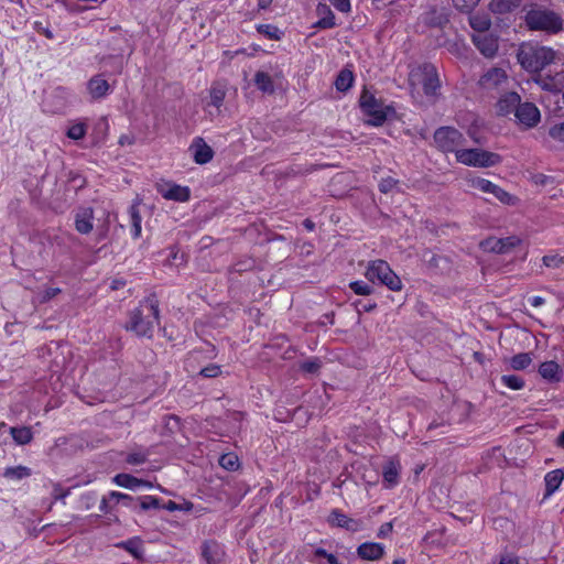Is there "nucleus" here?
I'll return each mask as SVG.
<instances>
[{
  "label": "nucleus",
  "instance_id": "obj_1",
  "mask_svg": "<svg viewBox=\"0 0 564 564\" xmlns=\"http://www.w3.org/2000/svg\"><path fill=\"white\" fill-rule=\"evenodd\" d=\"M159 324V300L155 294H150L129 312L124 329L134 333L138 337L151 338L154 326Z\"/></svg>",
  "mask_w": 564,
  "mask_h": 564
},
{
  "label": "nucleus",
  "instance_id": "obj_2",
  "mask_svg": "<svg viewBox=\"0 0 564 564\" xmlns=\"http://www.w3.org/2000/svg\"><path fill=\"white\" fill-rule=\"evenodd\" d=\"M556 52L547 46L522 43L517 53L520 65L530 73H538L556 59Z\"/></svg>",
  "mask_w": 564,
  "mask_h": 564
},
{
  "label": "nucleus",
  "instance_id": "obj_3",
  "mask_svg": "<svg viewBox=\"0 0 564 564\" xmlns=\"http://www.w3.org/2000/svg\"><path fill=\"white\" fill-rule=\"evenodd\" d=\"M525 25L531 31H542L547 34H557L563 30L564 20L553 10L538 7L525 13Z\"/></svg>",
  "mask_w": 564,
  "mask_h": 564
},
{
  "label": "nucleus",
  "instance_id": "obj_4",
  "mask_svg": "<svg viewBox=\"0 0 564 564\" xmlns=\"http://www.w3.org/2000/svg\"><path fill=\"white\" fill-rule=\"evenodd\" d=\"M359 105L362 112L369 117L366 123L373 127L382 126L388 117L395 112L392 106H384L381 100L377 99L368 90L361 93Z\"/></svg>",
  "mask_w": 564,
  "mask_h": 564
},
{
  "label": "nucleus",
  "instance_id": "obj_5",
  "mask_svg": "<svg viewBox=\"0 0 564 564\" xmlns=\"http://www.w3.org/2000/svg\"><path fill=\"white\" fill-rule=\"evenodd\" d=\"M365 275L371 283L386 285L391 291H400L402 289L400 278L392 271L389 263L384 260H375L369 262Z\"/></svg>",
  "mask_w": 564,
  "mask_h": 564
},
{
  "label": "nucleus",
  "instance_id": "obj_6",
  "mask_svg": "<svg viewBox=\"0 0 564 564\" xmlns=\"http://www.w3.org/2000/svg\"><path fill=\"white\" fill-rule=\"evenodd\" d=\"M456 160L468 166L490 167L500 163L501 156L481 149H463L456 151Z\"/></svg>",
  "mask_w": 564,
  "mask_h": 564
},
{
  "label": "nucleus",
  "instance_id": "obj_7",
  "mask_svg": "<svg viewBox=\"0 0 564 564\" xmlns=\"http://www.w3.org/2000/svg\"><path fill=\"white\" fill-rule=\"evenodd\" d=\"M464 141L463 133L453 127H441L434 132V142L443 152L460 151L458 148L464 144Z\"/></svg>",
  "mask_w": 564,
  "mask_h": 564
},
{
  "label": "nucleus",
  "instance_id": "obj_8",
  "mask_svg": "<svg viewBox=\"0 0 564 564\" xmlns=\"http://www.w3.org/2000/svg\"><path fill=\"white\" fill-rule=\"evenodd\" d=\"M411 79L417 80L426 96L435 95L440 88V79L436 67L433 64L425 63L421 65L416 70L411 73Z\"/></svg>",
  "mask_w": 564,
  "mask_h": 564
},
{
  "label": "nucleus",
  "instance_id": "obj_9",
  "mask_svg": "<svg viewBox=\"0 0 564 564\" xmlns=\"http://www.w3.org/2000/svg\"><path fill=\"white\" fill-rule=\"evenodd\" d=\"M521 242V238L514 235L505 238L488 237L480 242V247L488 252L505 254L511 252L516 247L520 246Z\"/></svg>",
  "mask_w": 564,
  "mask_h": 564
},
{
  "label": "nucleus",
  "instance_id": "obj_10",
  "mask_svg": "<svg viewBox=\"0 0 564 564\" xmlns=\"http://www.w3.org/2000/svg\"><path fill=\"white\" fill-rule=\"evenodd\" d=\"M419 21L429 29H444L449 23V12L445 7L430 6Z\"/></svg>",
  "mask_w": 564,
  "mask_h": 564
},
{
  "label": "nucleus",
  "instance_id": "obj_11",
  "mask_svg": "<svg viewBox=\"0 0 564 564\" xmlns=\"http://www.w3.org/2000/svg\"><path fill=\"white\" fill-rule=\"evenodd\" d=\"M474 187L480 189L484 193L492 194L499 202L506 205H514L517 198L502 189L500 186L494 184L489 180L486 178H476L474 182Z\"/></svg>",
  "mask_w": 564,
  "mask_h": 564
},
{
  "label": "nucleus",
  "instance_id": "obj_12",
  "mask_svg": "<svg viewBox=\"0 0 564 564\" xmlns=\"http://www.w3.org/2000/svg\"><path fill=\"white\" fill-rule=\"evenodd\" d=\"M514 116L518 122L525 128L535 127L541 119L540 110L533 102H519V107Z\"/></svg>",
  "mask_w": 564,
  "mask_h": 564
},
{
  "label": "nucleus",
  "instance_id": "obj_13",
  "mask_svg": "<svg viewBox=\"0 0 564 564\" xmlns=\"http://www.w3.org/2000/svg\"><path fill=\"white\" fill-rule=\"evenodd\" d=\"M474 45L486 57H494L498 52V36L490 33H479L471 36Z\"/></svg>",
  "mask_w": 564,
  "mask_h": 564
},
{
  "label": "nucleus",
  "instance_id": "obj_14",
  "mask_svg": "<svg viewBox=\"0 0 564 564\" xmlns=\"http://www.w3.org/2000/svg\"><path fill=\"white\" fill-rule=\"evenodd\" d=\"M158 192L169 200L187 202L191 197V191L187 186H181L174 183L158 184Z\"/></svg>",
  "mask_w": 564,
  "mask_h": 564
},
{
  "label": "nucleus",
  "instance_id": "obj_15",
  "mask_svg": "<svg viewBox=\"0 0 564 564\" xmlns=\"http://www.w3.org/2000/svg\"><path fill=\"white\" fill-rule=\"evenodd\" d=\"M94 209L91 207H78L75 210V229L82 235H88L94 229Z\"/></svg>",
  "mask_w": 564,
  "mask_h": 564
},
{
  "label": "nucleus",
  "instance_id": "obj_16",
  "mask_svg": "<svg viewBox=\"0 0 564 564\" xmlns=\"http://www.w3.org/2000/svg\"><path fill=\"white\" fill-rule=\"evenodd\" d=\"M328 523L332 527L343 528L347 531L356 532L360 529L361 522L346 516L339 509H333L328 516Z\"/></svg>",
  "mask_w": 564,
  "mask_h": 564
},
{
  "label": "nucleus",
  "instance_id": "obj_17",
  "mask_svg": "<svg viewBox=\"0 0 564 564\" xmlns=\"http://www.w3.org/2000/svg\"><path fill=\"white\" fill-rule=\"evenodd\" d=\"M202 556L207 564H224L225 551L216 541H206L202 546Z\"/></svg>",
  "mask_w": 564,
  "mask_h": 564
},
{
  "label": "nucleus",
  "instance_id": "obj_18",
  "mask_svg": "<svg viewBox=\"0 0 564 564\" xmlns=\"http://www.w3.org/2000/svg\"><path fill=\"white\" fill-rule=\"evenodd\" d=\"M46 351L50 356H53V358L48 360L50 369L53 372H58L62 370L66 364L65 347L58 343L52 341L50 345H47Z\"/></svg>",
  "mask_w": 564,
  "mask_h": 564
},
{
  "label": "nucleus",
  "instance_id": "obj_19",
  "mask_svg": "<svg viewBox=\"0 0 564 564\" xmlns=\"http://www.w3.org/2000/svg\"><path fill=\"white\" fill-rule=\"evenodd\" d=\"M384 554V546L381 543L365 542L357 547V555L367 561H377Z\"/></svg>",
  "mask_w": 564,
  "mask_h": 564
},
{
  "label": "nucleus",
  "instance_id": "obj_20",
  "mask_svg": "<svg viewBox=\"0 0 564 564\" xmlns=\"http://www.w3.org/2000/svg\"><path fill=\"white\" fill-rule=\"evenodd\" d=\"M316 14L319 17V19L313 24V28L325 30L336 26L335 14L333 13L329 6L325 3H318L316 7Z\"/></svg>",
  "mask_w": 564,
  "mask_h": 564
},
{
  "label": "nucleus",
  "instance_id": "obj_21",
  "mask_svg": "<svg viewBox=\"0 0 564 564\" xmlns=\"http://www.w3.org/2000/svg\"><path fill=\"white\" fill-rule=\"evenodd\" d=\"M520 101V96L517 93H508L501 96L497 102V113L499 116H507L511 112L516 113Z\"/></svg>",
  "mask_w": 564,
  "mask_h": 564
},
{
  "label": "nucleus",
  "instance_id": "obj_22",
  "mask_svg": "<svg viewBox=\"0 0 564 564\" xmlns=\"http://www.w3.org/2000/svg\"><path fill=\"white\" fill-rule=\"evenodd\" d=\"M112 481L120 487L131 489V490H135L140 487H148V488L152 487V484L150 481L144 480V479H139V478H137L130 474H126V473L117 474L112 478Z\"/></svg>",
  "mask_w": 564,
  "mask_h": 564
},
{
  "label": "nucleus",
  "instance_id": "obj_23",
  "mask_svg": "<svg viewBox=\"0 0 564 564\" xmlns=\"http://www.w3.org/2000/svg\"><path fill=\"white\" fill-rule=\"evenodd\" d=\"M87 89L93 99H101L109 94L110 85L100 75H96L88 80Z\"/></svg>",
  "mask_w": 564,
  "mask_h": 564
},
{
  "label": "nucleus",
  "instance_id": "obj_24",
  "mask_svg": "<svg viewBox=\"0 0 564 564\" xmlns=\"http://www.w3.org/2000/svg\"><path fill=\"white\" fill-rule=\"evenodd\" d=\"M507 80V74L502 68L494 67L485 73L479 83L484 88H494Z\"/></svg>",
  "mask_w": 564,
  "mask_h": 564
},
{
  "label": "nucleus",
  "instance_id": "obj_25",
  "mask_svg": "<svg viewBox=\"0 0 564 564\" xmlns=\"http://www.w3.org/2000/svg\"><path fill=\"white\" fill-rule=\"evenodd\" d=\"M192 148L194 149V160L198 164L208 163L214 156L213 149L202 138H197Z\"/></svg>",
  "mask_w": 564,
  "mask_h": 564
},
{
  "label": "nucleus",
  "instance_id": "obj_26",
  "mask_svg": "<svg viewBox=\"0 0 564 564\" xmlns=\"http://www.w3.org/2000/svg\"><path fill=\"white\" fill-rule=\"evenodd\" d=\"M564 479V471L562 469H554L549 471L544 477L545 482V494L544 497L547 498L553 495Z\"/></svg>",
  "mask_w": 564,
  "mask_h": 564
},
{
  "label": "nucleus",
  "instance_id": "obj_27",
  "mask_svg": "<svg viewBox=\"0 0 564 564\" xmlns=\"http://www.w3.org/2000/svg\"><path fill=\"white\" fill-rule=\"evenodd\" d=\"M117 546L126 550L137 560H141L143 557V541L139 536H133L127 541H122L118 543Z\"/></svg>",
  "mask_w": 564,
  "mask_h": 564
},
{
  "label": "nucleus",
  "instance_id": "obj_28",
  "mask_svg": "<svg viewBox=\"0 0 564 564\" xmlns=\"http://www.w3.org/2000/svg\"><path fill=\"white\" fill-rule=\"evenodd\" d=\"M140 200L135 199L132 205L129 207V215H130V221H131V234L133 239H138L141 237V223L142 217L140 215L139 210Z\"/></svg>",
  "mask_w": 564,
  "mask_h": 564
},
{
  "label": "nucleus",
  "instance_id": "obj_29",
  "mask_svg": "<svg viewBox=\"0 0 564 564\" xmlns=\"http://www.w3.org/2000/svg\"><path fill=\"white\" fill-rule=\"evenodd\" d=\"M522 0H491L489 9L492 13L505 14L520 7Z\"/></svg>",
  "mask_w": 564,
  "mask_h": 564
},
{
  "label": "nucleus",
  "instance_id": "obj_30",
  "mask_svg": "<svg viewBox=\"0 0 564 564\" xmlns=\"http://www.w3.org/2000/svg\"><path fill=\"white\" fill-rule=\"evenodd\" d=\"M539 373L551 382H557L561 379L560 366L553 360L542 362L539 367Z\"/></svg>",
  "mask_w": 564,
  "mask_h": 564
},
{
  "label": "nucleus",
  "instance_id": "obj_31",
  "mask_svg": "<svg viewBox=\"0 0 564 564\" xmlns=\"http://www.w3.org/2000/svg\"><path fill=\"white\" fill-rule=\"evenodd\" d=\"M253 82H254V85L257 86V88L264 94L271 95L275 90L271 76L265 72H262V70L257 72L254 74Z\"/></svg>",
  "mask_w": 564,
  "mask_h": 564
},
{
  "label": "nucleus",
  "instance_id": "obj_32",
  "mask_svg": "<svg viewBox=\"0 0 564 564\" xmlns=\"http://www.w3.org/2000/svg\"><path fill=\"white\" fill-rule=\"evenodd\" d=\"M10 434L19 445H26L33 440L32 430L28 426L10 427Z\"/></svg>",
  "mask_w": 564,
  "mask_h": 564
},
{
  "label": "nucleus",
  "instance_id": "obj_33",
  "mask_svg": "<svg viewBox=\"0 0 564 564\" xmlns=\"http://www.w3.org/2000/svg\"><path fill=\"white\" fill-rule=\"evenodd\" d=\"M383 480L387 482V488H392L399 481V466L394 462H389L383 466L382 471Z\"/></svg>",
  "mask_w": 564,
  "mask_h": 564
},
{
  "label": "nucleus",
  "instance_id": "obj_34",
  "mask_svg": "<svg viewBox=\"0 0 564 564\" xmlns=\"http://www.w3.org/2000/svg\"><path fill=\"white\" fill-rule=\"evenodd\" d=\"M469 24L476 34L487 33L491 26V21L487 14H474L469 18Z\"/></svg>",
  "mask_w": 564,
  "mask_h": 564
},
{
  "label": "nucleus",
  "instance_id": "obj_35",
  "mask_svg": "<svg viewBox=\"0 0 564 564\" xmlns=\"http://www.w3.org/2000/svg\"><path fill=\"white\" fill-rule=\"evenodd\" d=\"M354 83V74L351 70L344 68L336 77L335 86L338 91H347Z\"/></svg>",
  "mask_w": 564,
  "mask_h": 564
},
{
  "label": "nucleus",
  "instance_id": "obj_36",
  "mask_svg": "<svg viewBox=\"0 0 564 564\" xmlns=\"http://www.w3.org/2000/svg\"><path fill=\"white\" fill-rule=\"evenodd\" d=\"M109 497H110V499H115V503L121 502L124 507L130 508L133 511H138V505H139L137 502L138 498L135 499L134 497H132L130 495L122 494L119 491L109 492Z\"/></svg>",
  "mask_w": 564,
  "mask_h": 564
},
{
  "label": "nucleus",
  "instance_id": "obj_37",
  "mask_svg": "<svg viewBox=\"0 0 564 564\" xmlns=\"http://www.w3.org/2000/svg\"><path fill=\"white\" fill-rule=\"evenodd\" d=\"M209 96H210L209 105L219 109L225 100V97H226L225 86L221 84H214L209 90Z\"/></svg>",
  "mask_w": 564,
  "mask_h": 564
},
{
  "label": "nucleus",
  "instance_id": "obj_38",
  "mask_svg": "<svg viewBox=\"0 0 564 564\" xmlns=\"http://www.w3.org/2000/svg\"><path fill=\"white\" fill-rule=\"evenodd\" d=\"M257 31L269 40L279 41L283 36V32L273 24H259Z\"/></svg>",
  "mask_w": 564,
  "mask_h": 564
},
{
  "label": "nucleus",
  "instance_id": "obj_39",
  "mask_svg": "<svg viewBox=\"0 0 564 564\" xmlns=\"http://www.w3.org/2000/svg\"><path fill=\"white\" fill-rule=\"evenodd\" d=\"M31 475V469L25 466H15L6 468L3 476L8 479L20 480Z\"/></svg>",
  "mask_w": 564,
  "mask_h": 564
},
{
  "label": "nucleus",
  "instance_id": "obj_40",
  "mask_svg": "<svg viewBox=\"0 0 564 564\" xmlns=\"http://www.w3.org/2000/svg\"><path fill=\"white\" fill-rule=\"evenodd\" d=\"M532 358L529 352H520L510 359V366L514 370H523L530 366Z\"/></svg>",
  "mask_w": 564,
  "mask_h": 564
},
{
  "label": "nucleus",
  "instance_id": "obj_41",
  "mask_svg": "<svg viewBox=\"0 0 564 564\" xmlns=\"http://www.w3.org/2000/svg\"><path fill=\"white\" fill-rule=\"evenodd\" d=\"M138 510L148 511L150 509H161V499L154 496H142L138 498Z\"/></svg>",
  "mask_w": 564,
  "mask_h": 564
},
{
  "label": "nucleus",
  "instance_id": "obj_42",
  "mask_svg": "<svg viewBox=\"0 0 564 564\" xmlns=\"http://www.w3.org/2000/svg\"><path fill=\"white\" fill-rule=\"evenodd\" d=\"M500 381L503 386L512 390H520L524 387V380L517 375H503Z\"/></svg>",
  "mask_w": 564,
  "mask_h": 564
},
{
  "label": "nucleus",
  "instance_id": "obj_43",
  "mask_svg": "<svg viewBox=\"0 0 564 564\" xmlns=\"http://www.w3.org/2000/svg\"><path fill=\"white\" fill-rule=\"evenodd\" d=\"M322 367V361L319 358L314 357L311 359H306L300 364V370L305 373L314 375L317 373Z\"/></svg>",
  "mask_w": 564,
  "mask_h": 564
},
{
  "label": "nucleus",
  "instance_id": "obj_44",
  "mask_svg": "<svg viewBox=\"0 0 564 564\" xmlns=\"http://www.w3.org/2000/svg\"><path fill=\"white\" fill-rule=\"evenodd\" d=\"M57 2L59 4H62L64 7V9L67 10L68 12H70V13L84 12V11H86V10L91 8V7H88L87 4H82L83 1H79V0H76V1L57 0Z\"/></svg>",
  "mask_w": 564,
  "mask_h": 564
},
{
  "label": "nucleus",
  "instance_id": "obj_45",
  "mask_svg": "<svg viewBox=\"0 0 564 564\" xmlns=\"http://www.w3.org/2000/svg\"><path fill=\"white\" fill-rule=\"evenodd\" d=\"M219 465L226 470L232 471L239 467V460L235 454L228 453L220 456Z\"/></svg>",
  "mask_w": 564,
  "mask_h": 564
},
{
  "label": "nucleus",
  "instance_id": "obj_46",
  "mask_svg": "<svg viewBox=\"0 0 564 564\" xmlns=\"http://www.w3.org/2000/svg\"><path fill=\"white\" fill-rule=\"evenodd\" d=\"M164 430L167 434H174L181 430V420L177 415L170 414L164 416Z\"/></svg>",
  "mask_w": 564,
  "mask_h": 564
},
{
  "label": "nucleus",
  "instance_id": "obj_47",
  "mask_svg": "<svg viewBox=\"0 0 564 564\" xmlns=\"http://www.w3.org/2000/svg\"><path fill=\"white\" fill-rule=\"evenodd\" d=\"M87 132V126L85 123H75L70 126L67 131L66 135L72 140H82Z\"/></svg>",
  "mask_w": 564,
  "mask_h": 564
},
{
  "label": "nucleus",
  "instance_id": "obj_48",
  "mask_svg": "<svg viewBox=\"0 0 564 564\" xmlns=\"http://www.w3.org/2000/svg\"><path fill=\"white\" fill-rule=\"evenodd\" d=\"M148 451L131 452L126 456V463L129 465H142L148 460Z\"/></svg>",
  "mask_w": 564,
  "mask_h": 564
},
{
  "label": "nucleus",
  "instance_id": "obj_49",
  "mask_svg": "<svg viewBox=\"0 0 564 564\" xmlns=\"http://www.w3.org/2000/svg\"><path fill=\"white\" fill-rule=\"evenodd\" d=\"M422 257H423V261L431 269H436L440 267L441 261H446L445 258H443L430 250L424 251Z\"/></svg>",
  "mask_w": 564,
  "mask_h": 564
},
{
  "label": "nucleus",
  "instance_id": "obj_50",
  "mask_svg": "<svg viewBox=\"0 0 564 564\" xmlns=\"http://www.w3.org/2000/svg\"><path fill=\"white\" fill-rule=\"evenodd\" d=\"M480 0H453L454 7L464 13L471 12L479 3Z\"/></svg>",
  "mask_w": 564,
  "mask_h": 564
},
{
  "label": "nucleus",
  "instance_id": "obj_51",
  "mask_svg": "<svg viewBox=\"0 0 564 564\" xmlns=\"http://www.w3.org/2000/svg\"><path fill=\"white\" fill-rule=\"evenodd\" d=\"M349 288L358 295H369L373 291L372 286L364 281H354Z\"/></svg>",
  "mask_w": 564,
  "mask_h": 564
},
{
  "label": "nucleus",
  "instance_id": "obj_52",
  "mask_svg": "<svg viewBox=\"0 0 564 564\" xmlns=\"http://www.w3.org/2000/svg\"><path fill=\"white\" fill-rule=\"evenodd\" d=\"M543 264L547 268H560L564 264V256L547 254L542 258Z\"/></svg>",
  "mask_w": 564,
  "mask_h": 564
},
{
  "label": "nucleus",
  "instance_id": "obj_53",
  "mask_svg": "<svg viewBox=\"0 0 564 564\" xmlns=\"http://www.w3.org/2000/svg\"><path fill=\"white\" fill-rule=\"evenodd\" d=\"M549 135L553 140L564 143V122L552 126L549 129Z\"/></svg>",
  "mask_w": 564,
  "mask_h": 564
},
{
  "label": "nucleus",
  "instance_id": "obj_54",
  "mask_svg": "<svg viewBox=\"0 0 564 564\" xmlns=\"http://www.w3.org/2000/svg\"><path fill=\"white\" fill-rule=\"evenodd\" d=\"M220 367L215 365V364H210L208 366H206L205 368H203L199 372L200 376L205 377V378H216L220 375Z\"/></svg>",
  "mask_w": 564,
  "mask_h": 564
},
{
  "label": "nucleus",
  "instance_id": "obj_55",
  "mask_svg": "<svg viewBox=\"0 0 564 564\" xmlns=\"http://www.w3.org/2000/svg\"><path fill=\"white\" fill-rule=\"evenodd\" d=\"M61 292L62 290L59 288H47L40 293V301L42 303L48 302Z\"/></svg>",
  "mask_w": 564,
  "mask_h": 564
},
{
  "label": "nucleus",
  "instance_id": "obj_56",
  "mask_svg": "<svg viewBox=\"0 0 564 564\" xmlns=\"http://www.w3.org/2000/svg\"><path fill=\"white\" fill-rule=\"evenodd\" d=\"M69 495V489H64L59 484H55L52 491V497L55 500H64Z\"/></svg>",
  "mask_w": 564,
  "mask_h": 564
},
{
  "label": "nucleus",
  "instance_id": "obj_57",
  "mask_svg": "<svg viewBox=\"0 0 564 564\" xmlns=\"http://www.w3.org/2000/svg\"><path fill=\"white\" fill-rule=\"evenodd\" d=\"M338 11L348 13L351 9L350 0H328Z\"/></svg>",
  "mask_w": 564,
  "mask_h": 564
},
{
  "label": "nucleus",
  "instance_id": "obj_58",
  "mask_svg": "<svg viewBox=\"0 0 564 564\" xmlns=\"http://www.w3.org/2000/svg\"><path fill=\"white\" fill-rule=\"evenodd\" d=\"M355 306L358 311V313H361V312H371L372 310H375L377 307V304L375 302H364V301H358L355 303Z\"/></svg>",
  "mask_w": 564,
  "mask_h": 564
},
{
  "label": "nucleus",
  "instance_id": "obj_59",
  "mask_svg": "<svg viewBox=\"0 0 564 564\" xmlns=\"http://www.w3.org/2000/svg\"><path fill=\"white\" fill-rule=\"evenodd\" d=\"M395 180L391 177L384 178L379 183V189L381 193H388L395 186Z\"/></svg>",
  "mask_w": 564,
  "mask_h": 564
},
{
  "label": "nucleus",
  "instance_id": "obj_60",
  "mask_svg": "<svg viewBox=\"0 0 564 564\" xmlns=\"http://www.w3.org/2000/svg\"><path fill=\"white\" fill-rule=\"evenodd\" d=\"M392 529H393V523L386 522V523L381 524V527L379 528L377 536L380 539H384L392 532Z\"/></svg>",
  "mask_w": 564,
  "mask_h": 564
},
{
  "label": "nucleus",
  "instance_id": "obj_61",
  "mask_svg": "<svg viewBox=\"0 0 564 564\" xmlns=\"http://www.w3.org/2000/svg\"><path fill=\"white\" fill-rule=\"evenodd\" d=\"M111 501L115 502V499H110L109 495L107 497H102V499L100 501L99 510L104 513L110 512V510H111L110 502Z\"/></svg>",
  "mask_w": 564,
  "mask_h": 564
},
{
  "label": "nucleus",
  "instance_id": "obj_62",
  "mask_svg": "<svg viewBox=\"0 0 564 564\" xmlns=\"http://www.w3.org/2000/svg\"><path fill=\"white\" fill-rule=\"evenodd\" d=\"M499 564H519V558L511 554H505L501 555Z\"/></svg>",
  "mask_w": 564,
  "mask_h": 564
},
{
  "label": "nucleus",
  "instance_id": "obj_63",
  "mask_svg": "<svg viewBox=\"0 0 564 564\" xmlns=\"http://www.w3.org/2000/svg\"><path fill=\"white\" fill-rule=\"evenodd\" d=\"M161 509H165L169 511L183 510V506L176 503L175 501L169 500L165 505H162Z\"/></svg>",
  "mask_w": 564,
  "mask_h": 564
},
{
  "label": "nucleus",
  "instance_id": "obj_64",
  "mask_svg": "<svg viewBox=\"0 0 564 564\" xmlns=\"http://www.w3.org/2000/svg\"><path fill=\"white\" fill-rule=\"evenodd\" d=\"M108 230H109V215H107V218H106L104 225L98 227L100 238H105L107 236Z\"/></svg>",
  "mask_w": 564,
  "mask_h": 564
}]
</instances>
